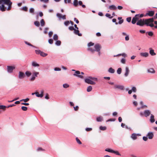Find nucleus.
<instances>
[{"mask_svg":"<svg viewBox=\"0 0 157 157\" xmlns=\"http://www.w3.org/2000/svg\"><path fill=\"white\" fill-rule=\"evenodd\" d=\"M34 24L36 26L38 27L40 25V23L38 21H36L34 22Z\"/></svg>","mask_w":157,"mask_h":157,"instance_id":"obj_45","label":"nucleus"},{"mask_svg":"<svg viewBox=\"0 0 157 157\" xmlns=\"http://www.w3.org/2000/svg\"><path fill=\"white\" fill-rule=\"evenodd\" d=\"M29 98H26L25 99H22L20 100L21 101H24L25 102H27L29 101Z\"/></svg>","mask_w":157,"mask_h":157,"instance_id":"obj_47","label":"nucleus"},{"mask_svg":"<svg viewBox=\"0 0 157 157\" xmlns=\"http://www.w3.org/2000/svg\"><path fill=\"white\" fill-rule=\"evenodd\" d=\"M85 82L86 83L91 85H95L96 84V83L92 81L91 79L89 78V77L85 79Z\"/></svg>","mask_w":157,"mask_h":157,"instance_id":"obj_7","label":"nucleus"},{"mask_svg":"<svg viewBox=\"0 0 157 157\" xmlns=\"http://www.w3.org/2000/svg\"><path fill=\"white\" fill-rule=\"evenodd\" d=\"M85 130L87 132H89L92 131V128H85Z\"/></svg>","mask_w":157,"mask_h":157,"instance_id":"obj_54","label":"nucleus"},{"mask_svg":"<svg viewBox=\"0 0 157 157\" xmlns=\"http://www.w3.org/2000/svg\"><path fill=\"white\" fill-rule=\"evenodd\" d=\"M70 23V22L69 21H65L64 22V25L66 26H67L68 25H69V24Z\"/></svg>","mask_w":157,"mask_h":157,"instance_id":"obj_56","label":"nucleus"},{"mask_svg":"<svg viewBox=\"0 0 157 157\" xmlns=\"http://www.w3.org/2000/svg\"><path fill=\"white\" fill-rule=\"evenodd\" d=\"M147 71L149 73H154L155 72V71L153 68H151L148 69Z\"/></svg>","mask_w":157,"mask_h":157,"instance_id":"obj_30","label":"nucleus"},{"mask_svg":"<svg viewBox=\"0 0 157 157\" xmlns=\"http://www.w3.org/2000/svg\"><path fill=\"white\" fill-rule=\"evenodd\" d=\"M99 128L100 130H101L104 131L106 129V126H100Z\"/></svg>","mask_w":157,"mask_h":157,"instance_id":"obj_37","label":"nucleus"},{"mask_svg":"<svg viewBox=\"0 0 157 157\" xmlns=\"http://www.w3.org/2000/svg\"><path fill=\"white\" fill-rule=\"evenodd\" d=\"M25 74L28 77H29L32 75V73L31 72L27 71L25 72Z\"/></svg>","mask_w":157,"mask_h":157,"instance_id":"obj_29","label":"nucleus"},{"mask_svg":"<svg viewBox=\"0 0 157 157\" xmlns=\"http://www.w3.org/2000/svg\"><path fill=\"white\" fill-rule=\"evenodd\" d=\"M21 109L23 111H26L27 110V107L25 106H22Z\"/></svg>","mask_w":157,"mask_h":157,"instance_id":"obj_50","label":"nucleus"},{"mask_svg":"<svg viewBox=\"0 0 157 157\" xmlns=\"http://www.w3.org/2000/svg\"><path fill=\"white\" fill-rule=\"evenodd\" d=\"M6 107L5 105H0V109H5Z\"/></svg>","mask_w":157,"mask_h":157,"instance_id":"obj_58","label":"nucleus"},{"mask_svg":"<svg viewBox=\"0 0 157 157\" xmlns=\"http://www.w3.org/2000/svg\"><path fill=\"white\" fill-rule=\"evenodd\" d=\"M131 17H128L126 19V20L128 22H130L131 21Z\"/></svg>","mask_w":157,"mask_h":157,"instance_id":"obj_59","label":"nucleus"},{"mask_svg":"<svg viewBox=\"0 0 157 157\" xmlns=\"http://www.w3.org/2000/svg\"><path fill=\"white\" fill-rule=\"evenodd\" d=\"M25 76V74L21 71H19V72L18 78L20 79L23 78Z\"/></svg>","mask_w":157,"mask_h":157,"instance_id":"obj_14","label":"nucleus"},{"mask_svg":"<svg viewBox=\"0 0 157 157\" xmlns=\"http://www.w3.org/2000/svg\"><path fill=\"white\" fill-rule=\"evenodd\" d=\"M94 43H92L91 42H90L88 43L87 44V46L89 48H91L90 47L91 46H93L94 45Z\"/></svg>","mask_w":157,"mask_h":157,"instance_id":"obj_31","label":"nucleus"},{"mask_svg":"<svg viewBox=\"0 0 157 157\" xmlns=\"http://www.w3.org/2000/svg\"><path fill=\"white\" fill-rule=\"evenodd\" d=\"M154 14V12L153 11H149L146 14V16L148 15L150 16H152Z\"/></svg>","mask_w":157,"mask_h":157,"instance_id":"obj_21","label":"nucleus"},{"mask_svg":"<svg viewBox=\"0 0 157 157\" xmlns=\"http://www.w3.org/2000/svg\"><path fill=\"white\" fill-rule=\"evenodd\" d=\"M144 114L146 117H148L151 114V111L149 110H146L144 111Z\"/></svg>","mask_w":157,"mask_h":157,"instance_id":"obj_17","label":"nucleus"},{"mask_svg":"<svg viewBox=\"0 0 157 157\" xmlns=\"http://www.w3.org/2000/svg\"><path fill=\"white\" fill-rule=\"evenodd\" d=\"M141 136L140 134L133 133L132 134L131 137L133 140H135L137 138V136Z\"/></svg>","mask_w":157,"mask_h":157,"instance_id":"obj_12","label":"nucleus"},{"mask_svg":"<svg viewBox=\"0 0 157 157\" xmlns=\"http://www.w3.org/2000/svg\"><path fill=\"white\" fill-rule=\"evenodd\" d=\"M126 60L124 58H122L121 60V62L123 64H125V63Z\"/></svg>","mask_w":157,"mask_h":157,"instance_id":"obj_55","label":"nucleus"},{"mask_svg":"<svg viewBox=\"0 0 157 157\" xmlns=\"http://www.w3.org/2000/svg\"><path fill=\"white\" fill-rule=\"evenodd\" d=\"M139 14H137L135 15V17H133L132 21V24H134L136 23L138 19V17H139Z\"/></svg>","mask_w":157,"mask_h":157,"instance_id":"obj_9","label":"nucleus"},{"mask_svg":"<svg viewBox=\"0 0 157 157\" xmlns=\"http://www.w3.org/2000/svg\"><path fill=\"white\" fill-rule=\"evenodd\" d=\"M105 16L111 19L113 17V16H111V15L108 13H106Z\"/></svg>","mask_w":157,"mask_h":157,"instance_id":"obj_42","label":"nucleus"},{"mask_svg":"<svg viewBox=\"0 0 157 157\" xmlns=\"http://www.w3.org/2000/svg\"><path fill=\"white\" fill-rule=\"evenodd\" d=\"M53 34V32L52 31H50L48 33V35L50 37H51Z\"/></svg>","mask_w":157,"mask_h":157,"instance_id":"obj_62","label":"nucleus"},{"mask_svg":"<svg viewBox=\"0 0 157 157\" xmlns=\"http://www.w3.org/2000/svg\"><path fill=\"white\" fill-rule=\"evenodd\" d=\"M150 54L152 56H155L156 53L154 52V50L152 49H150L149 52Z\"/></svg>","mask_w":157,"mask_h":157,"instance_id":"obj_27","label":"nucleus"},{"mask_svg":"<svg viewBox=\"0 0 157 157\" xmlns=\"http://www.w3.org/2000/svg\"><path fill=\"white\" fill-rule=\"evenodd\" d=\"M129 90V88H128L125 89L126 91H128V93L129 94H131L132 92L134 93H135L137 91V89L136 87L134 86H132V87L131 89L130 90Z\"/></svg>","mask_w":157,"mask_h":157,"instance_id":"obj_4","label":"nucleus"},{"mask_svg":"<svg viewBox=\"0 0 157 157\" xmlns=\"http://www.w3.org/2000/svg\"><path fill=\"white\" fill-rule=\"evenodd\" d=\"M122 69L121 68H119L117 70V74L120 75L121 73Z\"/></svg>","mask_w":157,"mask_h":157,"instance_id":"obj_36","label":"nucleus"},{"mask_svg":"<svg viewBox=\"0 0 157 157\" xmlns=\"http://www.w3.org/2000/svg\"><path fill=\"white\" fill-rule=\"evenodd\" d=\"M105 151L113 153V150L110 148H106L105 150Z\"/></svg>","mask_w":157,"mask_h":157,"instance_id":"obj_43","label":"nucleus"},{"mask_svg":"<svg viewBox=\"0 0 157 157\" xmlns=\"http://www.w3.org/2000/svg\"><path fill=\"white\" fill-rule=\"evenodd\" d=\"M35 53L36 54L40 55L43 57H45L48 55V54L45 53L43 52L40 51V50H36Z\"/></svg>","mask_w":157,"mask_h":157,"instance_id":"obj_5","label":"nucleus"},{"mask_svg":"<svg viewBox=\"0 0 157 157\" xmlns=\"http://www.w3.org/2000/svg\"><path fill=\"white\" fill-rule=\"evenodd\" d=\"M32 66L34 67H39L40 66V65L36 61H33L32 62Z\"/></svg>","mask_w":157,"mask_h":157,"instance_id":"obj_19","label":"nucleus"},{"mask_svg":"<svg viewBox=\"0 0 157 157\" xmlns=\"http://www.w3.org/2000/svg\"><path fill=\"white\" fill-rule=\"evenodd\" d=\"M34 9L33 8H31L29 10V12H30V13H33V14H34Z\"/></svg>","mask_w":157,"mask_h":157,"instance_id":"obj_40","label":"nucleus"},{"mask_svg":"<svg viewBox=\"0 0 157 157\" xmlns=\"http://www.w3.org/2000/svg\"><path fill=\"white\" fill-rule=\"evenodd\" d=\"M44 91L42 90L41 92V94H39V92H36V97L40 98H42L43 96Z\"/></svg>","mask_w":157,"mask_h":157,"instance_id":"obj_18","label":"nucleus"},{"mask_svg":"<svg viewBox=\"0 0 157 157\" xmlns=\"http://www.w3.org/2000/svg\"><path fill=\"white\" fill-rule=\"evenodd\" d=\"M112 153H114L116 155H121V154L117 151H115L113 150Z\"/></svg>","mask_w":157,"mask_h":157,"instance_id":"obj_44","label":"nucleus"},{"mask_svg":"<svg viewBox=\"0 0 157 157\" xmlns=\"http://www.w3.org/2000/svg\"><path fill=\"white\" fill-rule=\"evenodd\" d=\"M141 56L146 57H147L149 55V54L147 52H142L140 53Z\"/></svg>","mask_w":157,"mask_h":157,"instance_id":"obj_23","label":"nucleus"},{"mask_svg":"<svg viewBox=\"0 0 157 157\" xmlns=\"http://www.w3.org/2000/svg\"><path fill=\"white\" fill-rule=\"evenodd\" d=\"M124 21V20L123 19H121L119 21H118V24H122Z\"/></svg>","mask_w":157,"mask_h":157,"instance_id":"obj_64","label":"nucleus"},{"mask_svg":"<svg viewBox=\"0 0 157 157\" xmlns=\"http://www.w3.org/2000/svg\"><path fill=\"white\" fill-rule=\"evenodd\" d=\"M143 140L145 141H147V136H144L143 137Z\"/></svg>","mask_w":157,"mask_h":157,"instance_id":"obj_60","label":"nucleus"},{"mask_svg":"<svg viewBox=\"0 0 157 157\" xmlns=\"http://www.w3.org/2000/svg\"><path fill=\"white\" fill-rule=\"evenodd\" d=\"M15 67L12 66H7V70L8 73H12L13 70L15 69Z\"/></svg>","mask_w":157,"mask_h":157,"instance_id":"obj_11","label":"nucleus"},{"mask_svg":"<svg viewBox=\"0 0 157 157\" xmlns=\"http://www.w3.org/2000/svg\"><path fill=\"white\" fill-rule=\"evenodd\" d=\"M48 42L49 43L51 44L53 43V40L52 39H49Z\"/></svg>","mask_w":157,"mask_h":157,"instance_id":"obj_57","label":"nucleus"},{"mask_svg":"<svg viewBox=\"0 0 157 157\" xmlns=\"http://www.w3.org/2000/svg\"><path fill=\"white\" fill-rule=\"evenodd\" d=\"M55 44L57 46H59L61 44V42L59 40H56L55 42Z\"/></svg>","mask_w":157,"mask_h":157,"instance_id":"obj_28","label":"nucleus"},{"mask_svg":"<svg viewBox=\"0 0 157 157\" xmlns=\"http://www.w3.org/2000/svg\"><path fill=\"white\" fill-rule=\"evenodd\" d=\"M147 33H148L149 36H152L153 35V33L152 31L147 32Z\"/></svg>","mask_w":157,"mask_h":157,"instance_id":"obj_48","label":"nucleus"},{"mask_svg":"<svg viewBox=\"0 0 157 157\" xmlns=\"http://www.w3.org/2000/svg\"><path fill=\"white\" fill-rule=\"evenodd\" d=\"M102 120V118L101 117H98L96 118V121L98 122H101Z\"/></svg>","mask_w":157,"mask_h":157,"instance_id":"obj_34","label":"nucleus"},{"mask_svg":"<svg viewBox=\"0 0 157 157\" xmlns=\"http://www.w3.org/2000/svg\"><path fill=\"white\" fill-rule=\"evenodd\" d=\"M117 7L114 5H111L109 6V9L112 10H115L117 9Z\"/></svg>","mask_w":157,"mask_h":157,"instance_id":"obj_22","label":"nucleus"},{"mask_svg":"<svg viewBox=\"0 0 157 157\" xmlns=\"http://www.w3.org/2000/svg\"><path fill=\"white\" fill-rule=\"evenodd\" d=\"M154 21V18H153L145 19V24L147 26H150L151 27L154 26L153 22Z\"/></svg>","mask_w":157,"mask_h":157,"instance_id":"obj_2","label":"nucleus"},{"mask_svg":"<svg viewBox=\"0 0 157 157\" xmlns=\"http://www.w3.org/2000/svg\"><path fill=\"white\" fill-rule=\"evenodd\" d=\"M56 16L59 19H61L62 18V15L61 14H60L59 13H57L56 14Z\"/></svg>","mask_w":157,"mask_h":157,"instance_id":"obj_49","label":"nucleus"},{"mask_svg":"<svg viewBox=\"0 0 157 157\" xmlns=\"http://www.w3.org/2000/svg\"><path fill=\"white\" fill-rule=\"evenodd\" d=\"M74 33L79 36H82V34L79 33V31L78 30H76V29H75L74 30Z\"/></svg>","mask_w":157,"mask_h":157,"instance_id":"obj_25","label":"nucleus"},{"mask_svg":"<svg viewBox=\"0 0 157 157\" xmlns=\"http://www.w3.org/2000/svg\"><path fill=\"white\" fill-rule=\"evenodd\" d=\"M114 88L115 89H119L122 90L124 89V86L121 85H115Z\"/></svg>","mask_w":157,"mask_h":157,"instance_id":"obj_10","label":"nucleus"},{"mask_svg":"<svg viewBox=\"0 0 157 157\" xmlns=\"http://www.w3.org/2000/svg\"><path fill=\"white\" fill-rule=\"evenodd\" d=\"M21 9L22 10H24L25 11H27L28 10V8L26 6H24L21 8Z\"/></svg>","mask_w":157,"mask_h":157,"instance_id":"obj_53","label":"nucleus"},{"mask_svg":"<svg viewBox=\"0 0 157 157\" xmlns=\"http://www.w3.org/2000/svg\"><path fill=\"white\" fill-rule=\"evenodd\" d=\"M4 3H3V4H2L1 6H0V10L2 12H4L6 11V8L5 6Z\"/></svg>","mask_w":157,"mask_h":157,"instance_id":"obj_20","label":"nucleus"},{"mask_svg":"<svg viewBox=\"0 0 157 157\" xmlns=\"http://www.w3.org/2000/svg\"><path fill=\"white\" fill-rule=\"evenodd\" d=\"M146 136L148 137V139H151L153 138L154 136V134L152 132H149Z\"/></svg>","mask_w":157,"mask_h":157,"instance_id":"obj_15","label":"nucleus"},{"mask_svg":"<svg viewBox=\"0 0 157 157\" xmlns=\"http://www.w3.org/2000/svg\"><path fill=\"white\" fill-rule=\"evenodd\" d=\"M94 49L92 48H89L87 49V51L90 52L92 53H94L95 51L98 52L99 56L101 54L100 50L101 48V45L99 44H96L94 46Z\"/></svg>","mask_w":157,"mask_h":157,"instance_id":"obj_1","label":"nucleus"},{"mask_svg":"<svg viewBox=\"0 0 157 157\" xmlns=\"http://www.w3.org/2000/svg\"><path fill=\"white\" fill-rule=\"evenodd\" d=\"M25 43L27 45H28L30 46H31L32 47H34V48H37L36 47L34 46L32 44H31L30 43H29V42H27V41H25Z\"/></svg>","mask_w":157,"mask_h":157,"instance_id":"obj_33","label":"nucleus"},{"mask_svg":"<svg viewBox=\"0 0 157 157\" xmlns=\"http://www.w3.org/2000/svg\"><path fill=\"white\" fill-rule=\"evenodd\" d=\"M69 85L67 83L64 84L63 85V88H67L69 87Z\"/></svg>","mask_w":157,"mask_h":157,"instance_id":"obj_52","label":"nucleus"},{"mask_svg":"<svg viewBox=\"0 0 157 157\" xmlns=\"http://www.w3.org/2000/svg\"><path fill=\"white\" fill-rule=\"evenodd\" d=\"M53 39L54 40H57L58 39V36L56 34H54V35Z\"/></svg>","mask_w":157,"mask_h":157,"instance_id":"obj_38","label":"nucleus"},{"mask_svg":"<svg viewBox=\"0 0 157 157\" xmlns=\"http://www.w3.org/2000/svg\"><path fill=\"white\" fill-rule=\"evenodd\" d=\"M121 127L122 128H125L126 129H128L129 128L128 127V126L126 125L125 124L123 123H122L121 124Z\"/></svg>","mask_w":157,"mask_h":157,"instance_id":"obj_41","label":"nucleus"},{"mask_svg":"<svg viewBox=\"0 0 157 157\" xmlns=\"http://www.w3.org/2000/svg\"><path fill=\"white\" fill-rule=\"evenodd\" d=\"M68 29L70 30H71V31H72L73 30L74 31L75 29L74 28L73 26H69L68 28Z\"/></svg>","mask_w":157,"mask_h":157,"instance_id":"obj_61","label":"nucleus"},{"mask_svg":"<svg viewBox=\"0 0 157 157\" xmlns=\"http://www.w3.org/2000/svg\"><path fill=\"white\" fill-rule=\"evenodd\" d=\"M89 78H90L91 79V80H92L94 81H97V78H96L92 77L91 76H89Z\"/></svg>","mask_w":157,"mask_h":157,"instance_id":"obj_51","label":"nucleus"},{"mask_svg":"<svg viewBox=\"0 0 157 157\" xmlns=\"http://www.w3.org/2000/svg\"><path fill=\"white\" fill-rule=\"evenodd\" d=\"M108 72L110 73L113 74L115 72V70L114 69H113L112 67H110L108 70Z\"/></svg>","mask_w":157,"mask_h":157,"instance_id":"obj_24","label":"nucleus"},{"mask_svg":"<svg viewBox=\"0 0 157 157\" xmlns=\"http://www.w3.org/2000/svg\"><path fill=\"white\" fill-rule=\"evenodd\" d=\"M92 89V86H88L87 89V91L88 92L91 91Z\"/></svg>","mask_w":157,"mask_h":157,"instance_id":"obj_35","label":"nucleus"},{"mask_svg":"<svg viewBox=\"0 0 157 157\" xmlns=\"http://www.w3.org/2000/svg\"><path fill=\"white\" fill-rule=\"evenodd\" d=\"M129 73V70L128 67H126L125 68V72L124 75V76L125 77H127Z\"/></svg>","mask_w":157,"mask_h":157,"instance_id":"obj_16","label":"nucleus"},{"mask_svg":"<svg viewBox=\"0 0 157 157\" xmlns=\"http://www.w3.org/2000/svg\"><path fill=\"white\" fill-rule=\"evenodd\" d=\"M80 72L79 71H76L75 74H73L74 76L79 77L81 78H83V76L80 75Z\"/></svg>","mask_w":157,"mask_h":157,"instance_id":"obj_13","label":"nucleus"},{"mask_svg":"<svg viewBox=\"0 0 157 157\" xmlns=\"http://www.w3.org/2000/svg\"><path fill=\"white\" fill-rule=\"evenodd\" d=\"M145 20L143 19V20L140 19L136 23L137 25L142 26L145 24Z\"/></svg>","mask_w":157,"mask_h":157,"instance_id":"obj_8","label":"nucleus"},{"mask_svg":"<svg viewBox=\"0 0 157 157\" xmlns=\"http://www.w3.org/2000/svg\"><path fill=\"white\" fill-rule=\"evenodd\" d=\"M41 26H43L45 25V23L44 20L43 19H41L40 22Z\"/></svg>","mask_w":157,"mask_h":157,"instance_id":"obj_39","label":"nucleus"},{"mask_svg":"<svg viewBox=\"0 0 157 157\" xmlns=\"http://www.w3.org/2000/svg\"><path fill=\"white\" fill-rule=\"evenodd\" d=\"M76 140L77 143L78 144H82L81 142L80 141V140L78 139V137H76Z\"/></svg>","mask_w":157,"mask_h":157,"instance_id":"obj_46","label":"nucleus"},{"mask_svg":"<svg viewBox=\"0 0 157 157\" xmlns=\"http://www.w3.org/2000/svg\"><path fill=\"white\" fill-rule=\"evenodd\" d=\"M2 2L8 5L7 10H10L12 3L10 0H0V4H1Z\"/></svg>","mask_w":157,"mask_h":157,"instance_id":"obj_3","label":"nucleus"},{"mask_svg":"<svg viewBox=\"0 0 157 157\" xmlns=\"http://www.w3.org/2000/svg\"><path fill=\"white\" fill-rule=\"evenodd\" d=\"M54 70L55 71H61V69L59 67H55L54 68Z\"/></svg>","mask_w":157,"mask_h":157,"instance_id":"obj_63","label":"nucleus"},{"mask_svg":"<svg viewBox=\"0 0 157 157\" xmlns=\"http://www.w3.org/2000/svg\"><path fill=\"white\" fill-rule=\"evenodd\" d=\"M78 0H74L73 2V4L74 6H77L78 5Z\"/></svg>","mask_w":157,"mask_h":157,"instance_id":"obj_32","label":"nucleus"},{"mask_svg":"<svg viewBox=\"0 0 157 157\" xmlns=\"http://www.w3.org/2000/svg\"><path fill=\"white\" fill-rule=\"evenodd\" d=\"M154 117L152 114H151L150 121L151 123H153L155 122Z\"/></svg>","mask_w":157,"mask_h":157,"instance_id":"obj_26","label":"nucleus"},{"mask_svg":"<svg viewBox=\"0 0 157 157\" xmlns=\"http://www.w3.org/2000/svg\"><path fill=\"white\" fill-rule=\"evenodd\" d=\"M39 73L38 72H34L32 73V75L31 78H30V80L31 81H34L36 77H37V75Z\"/></svg>","mask_w":157,"mask_h":157,"instance_id":"obj_6","label":"nucleus"}]
</instances>
